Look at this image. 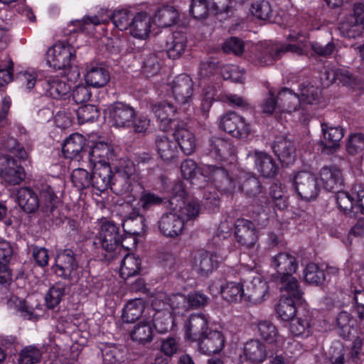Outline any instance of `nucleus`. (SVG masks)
<instances>
[{"label": "nucleus", "instance_id": "f257e3e1", "mask_svg": "<svg viewBox=\"0 0 364 364\" xmlns=\"http://www.w3.org/2000/svg\"><path fill=\"white\" fill-rule=\"evenodd\" d=\"M286 34L287 39L291 42L287 45L264 43L256 48L255 54V63L260 66L272 64L279 59L282 53L291 52L299 55L304 54V48L307 46L308 38L305 31L297 26H291Z\"/></svg>", "mask_w": 364, "mask_h": 364}, {"label": "nucleus", "instance_id": "f03ea898", "mask_svg": "<svg viewBox=\"0 0 364 364\" xmlns=\"http://www.w3.org/2000/svg\"><path fill=\"white\" fill-rule=\"evenodd\" d=\"M240 180L242 183L239 185L237 182V188L244 192L251 200L252 205L256 208L257 213L264 211L270 200L258 179L255 176L243 174Z\"/></svg>", "mask_w": 364, "mask_h": 364}, {"label": "nucleus", "instance_id": "7ed1b4c3", "mask_svg": "<svg viewBox=\"0 0 364 364\" xmlns=\"http://www.w3.org/2000/svg\"><path fill=\"white\" fill-rule=\"evenodd\" d=\"M122 235L119 228L107 220L101 222L100 229L97 235L94 245L100 246L106 252L114 255L121 249Z\"/></svg>", "mask_w": 364, "mask_h": 364}, {"label": "nucleus", "instance_id": "20e7f679", "mask_svg": "<svg viewBox=\"0 0 364 364\" xmlns=\"http://www.w3.org/2000/svg\"><path fill=\"white\" fill-rule=\"evenodd\" d=\"M203 173H205L203 183H209L208 180L211 179L215 188L225 193H232L237 189V180L223 167L205 165Z\"/></svg>", "mask_w": 364, "mask_h": 364}, {"label": "nucleus", "instance_id": "39448f33", "mask_svg": "<svg viewBox=\"0 0 364 364\" xmlns=\"http://www.w3.org/2000/svg\"><path fill=\"white\" fill-rule=\"evenodd\" d=\"M75 58L73 46L65 42H58L47 51V63L55 70L66 69Z\"/></svg>", "mask_w": 364, "mask_h": 364}, {"label": "nucleus", "instance_id": "423d86ee", "mask_svg": "<svg viewBox=\"0 0 364 364\" xmlns=\"http://www.w3.org/2000/svg\"><path fill=\"white\" fill-rule=\"evenodd\" d=\"M78 264L75 255L70 250L58 253L55 258L53 272L56 276L66 280H73L78 277Z\"/></svg>", "mask_w": 364, "mask_h": 364}, {"label": "nucleus", "instance_id": "0eeeda50", "mask_svg": "<svg viewBox=\"0 0 364 364\" xmlns=\"http://www.w3.org/2000/svg\"><path fill=\"white\" fill-rule=\"evenodd\" d=\"M294 186L298 196L306 201L316 199L320 191L316 177L307 171H300L295 175Z\"/></svg>", "mask_w": 364, "mask_h": 364}, {"label": "nucleus", "instance_id": "6e6552de", "mask_svg": "<svg viewBox=\"0 0 364 364\" xmlns=\"http://www.w3.org/2000/svg\"><path fill=\"white\" fill-rule=\"evenodd\" d=\"M0 176L11 185L21 183L26 177L24 168L10 155L0 153Z\"/></svg>", "mask_w": 364, "mask_h": 364}, {"label": "nucleus", "instance_id": "1a4fd4ad", "mask_svg": "<svg viewBox=\"0 0 364 364\" xmlns=\"http://www.w3.org/2000/svg\"><path fill=\"white\" fill-rule=\"evenodd\" d=\"M109 117L116 127L128 128L136 119L135 109L130 105L117 102L108 107Z\"/></svg>", "mask_w": 364, "mask_h": 364}, {"label": "nucleus", "instance_id": "9d476101", "mask_svg": "<svg viewBox=\"0 0 364 364\" xmlns=\"http://www.w3.org/2000/svg\"><path fill=\"white\" fill-rule=\"evenodd\" d=\"M235 237L238 243L250 247L257 242L258 230L251 220L238 218L235 222Z\"/></svg>", "mask_w": 364, "mask_h": 364}, {"label": "nucleus", "instance_id": "9b49d317", "mask_svg": "<svg viewBox=\"0 0 364 364\" xmlns=\"http://www.w3.org/2000/svg\"><path fill=\"white\" fill-rule=\"evenodd\" d=\"M171 93L175 100L181 105L191 102L193 96V82L186 75L176 77L170 85Z\"/></svg>", "mask_w": 364, "mask_h": 364}, {"label": "nucleus", "instance_id": "f8f14e48", "mask_svg": "<svg viewBox=\"0 0 364 364\" xmlns=\"http://www.w3.org/2000/svg\"><path fill=\"white\" fill-rule=\"evenodd\" d=\"M170 210L174 212L178 216L186 223L196 219L199 214L198 204L192 200H181L176 197H171L169 200Z\"/></svg>", "mask_w": 364, "mask_h": 364}, {"label": "nucleus", "instance_id": "ddd939ff", "mask_svg": "<svg viewBox=\"0 0 364 364\" xmlns=\"http://www.w3.org/2000/svg\"><path fill=\"white\" fill-rule=\"evenodd\" d=\"M158 227L160 232L168 237H176L180 235L184 229L185 224L171 210L170 212L161 215L158 221Z\"/></svg>", "mask_w": 364, "mask_h": 364}, {"label": "nucleus", "instance_id": "4468645a", "mask_svg": "<svg viewBox=\"0 0 364 364\" xmlns=\"http://www.w3.org/2000/svg\"><path fill=\"white\" fill-rule=\"evenodd\" d=\"M272 149L275 155L284 165H289L296 159V153L294 142L286 136H277L274 141Z\"/></svg>", "mask_w": 364, "mask_h": 364}, {"label": "nucleus", "instance_id": "2eb2a0df", "mask_svg": "<svg viewBox=\"0 0 364 364\" xmlns=\"http://www.w3.org/2000/svg\"><path fill=\"white\" fill-rule=\"evenodd\" d=\"M200 352L205 355L218 353L225 346V338L218 331L206 332L198 341Z\"/></svg>", "mask_w": 364, "mask_h": 364}, {"label": "nucleus", "instance_id": "dca6fc26", "mask_svg": "<svg viewBox=\"0 0 364 364\" xmlns=\"http://www.w3.org/2000/svg\"><path fill=\"white\" fill-rule=\"evenodd\" d=\"M208 323V318L204 314H191L184 326L185 338L191 341H197L206 333Z\"/></svg>", "mask_w": 364, "mask_h": 364}, {"label": "nucleus", "instance_id": "f3484780", "mask_svg": "<svg viewBox=\"0 0 364 364\" xmlns=\"http://www.w3.org/2000/svg\"><path fill=\"white\" fill-rule=\"evenodd\" d=\"M247 156L255 161V166L257 171L264 177L272 178L278 171V166L272 157L262 151H250Z\"/></svg>", "mask_w": 364, "mask_h": 364}, {"label": "nucleus", "instance_id": "a211bd4d", "mask_svg": "<svg viewBox=\"0 0 364 364\" xmlns=\"http://www.w3.org/2000/svg\"><path fill=\"white\" fill-rule=\"evenodd\" d=\"M151 109L155 116L160 122V128L163 131H168L171 124L174 126L177 123V120L173 117L176 108L171 103L163 101L152 105Z\"/></svg>", "mask_w": 364, "mask_h": 364}, {"label": "nucleus", "instance_id": "6ab92c4d", "mask_svg": "<svg viewBox=\"0 0 364 364\" xmlns=\"http://www.w3.org/2000/svg\"><path fill=\"white\" fill-rule=\"evenodd\" d=\"M319 175L323 188L327 191L336 192L343 188V174L341 169L337 166H324L321 169Z\"/></svg>", "mask_w": 364, "mask_h": 364}, {"label": "nucleus", "instance_id": "aec40b11", "mask_svg": "<svg viewBox=\"0 0 364 364\" xmlns=\"http://www.w3.org/2000/svg\"><path fill=\"white\" fill-rule=\"evenodd\" d=\"M174 127L173 135L177 146L178 145L186 155L193 153L196 147L193 134L186 127V124L183 122H177Z\"/></svg>", "mask_w": 364, "mask_h": 364}, {"label": "nucleus", "instance_id": "412c9836", "mask_svg": "<svg viewBox=\"0 0 364 364\" xmlns=\"http://www.w3.org/2000/svg\"><path fill=\"white\" fill-rule=\"evenodd\" d=\"M293 274H285L277 276L275 282L282 293H286L287 296L299 301L302 299L303 291L301 289L298 280L292 276Z\"/></svg>", "mask_w": 364, "mask_h": 364}, {"label": "nucleus", "instance_id": "4be33fe9", "mask_svg": "<svg viewBox=\"0 0 364 364\" xmlns=\"http://www.w3.org/2000/svg\"><path fill=\"white\" fill-rule=\"evenodd\" d=\"M156 302V300L153 301L152 308H149L147 311L149 314H152L153 325L156 331L159 333H165L171 329L174 323V318L167 311L158 310Z\"/></svg>", "mask_w": 364, "mask_h": 364}, {"label": "nucleus", "instance_id": "5701e85b", "mask_svg": "<svg viewBox=\"0 0 364 364\" xmlns=\"http://www.w3.org/2000/svg\"><path fill=\"white\" fill-rule=\"evenodd\" d=\"M218 264V257L215 253L200 250L195 255L193 267L201 275L213 272Z\"/></svg>", "mask_w": 364, "mask_h": 364}, {"label": "nucleus", "instance_id": "b1692460", "mask_svg": "<svg viewBox=\"0 0 364 364\" xmlns=\"http://www.w3.org/2000/svg\"><path fill=\"white\" fill-rule=\"evenodd\" d=\"M267 356L266 346L258 339L247 341L243 348V358L251 363H261L265 360Z\"/></svg>", "mask_w": 364, "mask_h": 364}, {"label": "nucleus", "instance_id": "393cba45", "mask_svg": "<svg viewBox=\"0 0 364 364\" xmlns=\"http://www.w3.org/2000/svg\"><path fill=\"white\" fill-rule=\"evenodd\" d=\"M112 171L109 166L101 164L95 166V169L91 175V184L93 188L97 191L103 192L109 187L111 188Z\"/></svg>", "mask_w": 364, "mask_h": 364}, {"label": "nucleus", "instance_id": "a878e982", "mask_svg": "<svg viewBox=\"0 0 364 364\" xmlns=\"http://www.w3.org/2000/svg\"><path fill=\"white\" fill-rule=\"evenodd\" d=\"M272 267L277 270V276L294 274L298 269V262L290 253L280 252L272 257Z\"/></svg>", "mask_w": 364, "mask_h": 364}, {"label": "nucleus", "instance_id": "bb28decb", "mask_svg": "<svg viewBox=\"0 0 364 364\" xmlns=\"http://www.w3.org/2000/svg\"><path fill=\"white\" fill-rule=\"evenodd\" d=\"M150 28V17L146 12H139L132 18L128 31L133 37L144 39L149 36Z\"/></svg>", "mask_w": 364, "mask_h": 364}, {"label": "nucleus", "instance_id": "cd10ccee", "mask_svg": "<svg viewBox=\"0 0 364 364\" xmlns=\"http://www.w3.org/2000/svg\"><path fill=\"white\" fill-rule=\"evenodd\" d=\"M129 335L132 341L137 344L145 345L151 343L154 336L151 321H141L134 324Z\"/></svg>", "mask_w": 364, "mask_h": 364}, {"label": "nucleus", "instance_id": "c85d7f7f", "mask_svg": "<svg viewBox=\"0 0 364 364\" xmlns=\"http://www.w3.org/2000/svg\"><path fill=\"white\" fill-rule=\"evenodd\" d=\"M359 24L364 27V3H356L353 5V14L345 18L341 24V29L349 37H353L351 32Z\"/></svg>", "mask_w": 364, "mask_h": 364}, {"label": "nucleus", "instance_id": "c756f323", "mask_svg": "<svg viewBox=\"0 0 364 364\" xmlns=\"http://www.w3.org/2000/svg\"><path fill=\"white\" fill-rule=\"evenodd\" d=\"M16 198L18 205L26 213H34L40 207L38 197L31 188H20L17 191Z\"/></svg>", "mask_w": 364, "mask_h": 364}, {"label": "nucleus", "instance_id": "7c9ffc66", "mask_svg": "<svg viewBox=\"0 0 364 364\" xmlns=\"http://www.w3.org/2000/svg\"><path fill=\"white\" fill-rule=\"evenodd\" d=\"M235 149L230 141L220 137L210 139L209 152L216 160H225L234 154Z\"/></svg>", "mask_w": 364, "mask_h": 364}, {"label": "nucleus", "instance_id": "2f4dec72", "mask_svg": "<svg viewBox=\"0 0 364 364\" xmlns=\"http://www.w3.org/2000/svg\"><path fill=\"white\" fill-rule=\"evenodd\" d=\"M187 38L185 33L176 31L170 35L166 41V52L170 58H179L186 48Z\"/></svg>", "mask_w": 364, "mask_h": 364}, {"label": "nucleus", "instance_id": "473e14b6", "mask_svg": "<svg viewBox=\"0 0 364 364\" xmlns=\"http://www.w3.org/2000/svg\"><path fill=\"white\" fill-rule=\"evenodd\" d=\"M135 181L136 180L134 179L114 175V181L111 185V189L114 193L117 195L125 196V205L127 207L132 202L136 200L132 195L133 184Z\"/></svg>", "mask_w": 364, "mask_h": 364}, {"label": "nucleus", "instance_id": "72a5a7b5", "mask_svg": "<svg viewBox=\"0 0 364 364\" xmlns=\"http://www.w3.org/2000/svg\"><path fill=\"white\" fill-rule=\"evenodd\" d=\"M114 151L111 146L107 143L96 144L88 153V159L95 166L106 164V161L112 159Z\"/></svg>", "mask_w": 364, "mask_h": 364}, {"label": "nucleus", "instance_id": "f704fd0d", "mask_svg": "<svg viewBox=\"0 0 364 364\" xmlns=\"http://www.w3.org/2000/svg\"><path fill=\"white\" fill-rule=\"evenodd\" d=\"M124 228L130 234L141 236L146 232V223L144 216L139 213V209L133 208L128 218L124 220Z\"/></svg>", "mask_w": 364, "mask_h": 364}, {"label": "nucleus", "instance_id": "c9c22d12", "mask_svg": "<svg viewBox=\"0 0 364 364\" xmlns=\"http://www.w3.org/2000/svg\"><path fill=\"white\" fill-rule=\"evenodd\" d=\"M156 146L158 154L164 161H171L177 156V143L165 135L157 136L156 139Z\"/></svg>", "mask_w": 364, "mask_h": 364}, {"label": "nucleus", "instance_id": "e433bc0d", "mask_svg": "<svg viewBox=\"0 0 364 364\" xmlns=\"http://www.w3.org/2000/svg\"><path fill=\"white\" fill-rule=\"evenodd\" d=\"M85 139L82 134L75 133L69 136L63 145V152L65 158L74 159L83 150Z\"/></svg>", "mask_w": 364, "mask_h": 364}, {"label": "nucleus", "instance_id": "4c0bfd02", "mask_svg": "<svg viewBox=\"0 0 364 364\" xmlns=\"http://www.w3.org/2000/svg\"><path fill=\"white\" fill-rule=\"evenodd\" d=\"M86 82L93 87H102L109 81V74L107 69L96 65L89 68L85 76Z\"/></svg>", "mask_w": 364, "mask_h": 364}, {"label": "nucleus", "instance_id": "58836bf2", "mask_svg": "<svg viewBox=\"0 0 364 364\" xmlns=\"http://www.w3.org/2000/svg\"><path fill=\"white\" fill-rule=\"evenodd\" d=\"M141 259L134 254H127L120 266V276L124 279H127L131 277L139 274L141 270Z\"/></svg>", "mask_w": 364, "mask_h": 364}, {"label": "nucleus", "instance_id": "ea45409f", "mask_svg": "<svg viewBox=\"0 0 364 364\" xmlns=\"http://www.w3.org/2000/svg\"><path fill=\"white\" fill-rule=\"evenodd\" d=\"M181 171L184 178L191 179V183L198 186L202 187L200 183L203 181L205 173H203V167L200 172L197 171V165L192 159H186L181 163Z\"/></svg>", "mask_w": 364, "mask_h": 364}, {"label": "nucleus", "instance_id": "a19ab883", "mask_svg": "<svg viewBox=\"0 0 364 364\" xmlns=\"http://www.w3.org/2000/svg\"><path fill=\"white\" fill-rule=\"evenodd\" d=\"M289 331L294 336H309L311 332V317L309 314L299 315L291 321Z\"/></svg>", "mask_w": 364, "mask_h": 364}, {"label": "nucleus", "instance_id": "79ce46f5", "mask_svg": "<svg viewBox=\"0 0 364 364\" xmlns=\"http://www.w3.org/2000/svg\"><path fill=\"white\" fill-rule=\"evenodd\" d=\"M321 129L326 146L331 149H337L343 136V129L339 127H329L326 123L321 124Z\"/></svg>", "mask_w": 364, "mask_h": 364}, {"label": "nucleus", "instance_id": "37998d69", "mask_svg": "<svg viewBox=\"0 0 364 364\" xmlns=\"http://www.w3.org/2000/svg\"><path fill=\"white\" fill-rule=\"evenodd\" d=\"M41 197L44 203V205L42 206V210L48 218H50V215L55 216V214L58 213L55 206L58 202V197L50 186H46L42 188Z\"/></svg>", "mask_w": 364, "mask_h": 364}, {"label": "nucleus", "instance_id": "c03bdc74", "mask_svg": "<svg viewBox=\"0 0 364 364\" xmlns=\"http://www.w3.org/2000/svg\"><path fill=\"white\" fill-rule=\"evenodd\" d=\"M257 330L261 338L269 343L279 341L280 336L276 326L269 320L257 321Z\"/></svg>", "mask_w": 364, "mask_h": 364}, {"label": "nucleus", "instance_id": "a18cd8bd", "mask_svg": "<svg viewBox=\"0 0 364 364\" xmlns=\"http://www.w3.org/2000/svg\"><path fill=\"white\" fill-rule=\"evenodd\" d=\"M144 309V302L142 299H138L129 301L123 310V321L126 323L134 322L140 318Z\"/></svg>", "mask_w": 364, "mask_h": 364}, {"label": "nucleus", "instance_id": "49530a36", "mask_svg": "<svg viewBox=\"0 0 364 364\" xmlns=\"http://www.w3.org/2000/svg\"><path fill=\"white\" fill-rule=\"evenodd\" d=\"M178 17L177 11L172 6H165L156 13L154 22L159 27H168L173 25Z\"/></svg>", "mask_w": 364, "mask_h": 364}, {"label": "nucleus", "instance_id": "de8ad7c7", "mask_svg": "<svg viewBox=\"0 0 364 364\" xmlns=\"http://www.w3.org/2000/svg\"><path fill=\"white\" fill-rule=\"evenodd\" d=\"M278 99L283 109L287 112L296 111L301 103L299 95L292 92L288 88H284L279 92Z\"/></svg>", "mask_w": 364, "mask_h": 364}, {"label": "nucleus", "instance_id": "09e8293b", "mask_svg": "<svg viewBox=\"0 0 364 364\" xmlns=\"http://www.w3.org/2000/svg\"><path fill=\"white\" fill-rule=\"evenodd\" d=\"M336 200L337 205L345 214L353 217L360 213V212L356 211V208H355V203L351 193L341 191V190L336 191Z\"/></svg>", "mask_w": 364, "mask_h": 364}, {"label": "nucleus", "instance_id": "8fccbe9b", "mask_svg": "<svg viewBox=\"0 0 364 364\" xmlns=\"http://www.w3.org/2000/svg\"><path fill=\"white\" fill-rule=\"evenodd\" d=\"M296 301L289 297L280 299L277 306V314L283 321H291L296 312Z\"/></svg>", "mask_w": 364, "mask_h": 364}, {"label": "nucleus", "instance_id": "3c124183", "mask_svg": "<svg viewBox=\"0 0 364 364\" xmlns=\"http://www.w3.org/2000/svg\"><path fill=\"white\" fill-rule=\"evenodd\" d=\"M299 90V96L302 103L314 104L321 96L319 87L307 81L300 85Z\"/></svg>", "mask_w": 364, "mask_h": 364}, {"label": "nucleus", "instance_id": "603ef678", "mask_svg": "<svg viewBox=\"0 0 364 364\" xmlns=\"http://www.w3.org/2000/svg\"><path fill=\"white\" fill-rule=\"evenodd\" d=\"M200 185L202 187L198 188L204 189L201 200L202 204L206 209L214 210L220 205V198L215 188L212 183H203L202 182Z\"/></svg>", "mask_w": 364, "mask_h": 364}, {"label": "nucleus", "instance_id": "864d4df0", "mask_svg": "<svg viewBox=\"0 0 364 364\" xmlns=\"http://www.w3.org/2000/svg\"><path fill=\"white\" fill-rule=\"evenodd\" d=\"M221 294L228 302H237L244 296L243 285L241 283L228 282L221 287Z\"/></svg>", "mask_w": 364, "mask_h": 364}, {"label": "nucleus", "instance_id": "5fc2aeb1", "mask_svg": "<svg viewBox=\"0 0 364 364\" xmlns=\"http://www.w3.org/2000/svg\"><path fill=\"white\" fill-rule=\"evenodd\" d=\"M304 278L309 284L318 286L325 281L324 272L315 263H309L304 271Z\"/></svg>", "mask_w": 364, "mask_h": 364}, {"label": "nucleus", "instance_id": "6e6d98bb", "mask_svg": "<svg viewBox=\"0 0 364 364\" xmlns=\"http://www.w3.org/2000/svg\"><path fill=\"white\" fill-rule=\"evenodd\" d=\"M355 323V321L347 311L340 312L336 317V326L339 329L340 335L344 338L350 336Z\"/></svg>", "mask_w": 364, "mask_h": 364}, {"label": "nucleus", "instance_id": "4d7b16f0", "mask_svg": "<svg viewBox=\"0 0 364 364\" xmlns=\"http://www.w3.org/2000/svg\"><path fill=\"white\" fill-rule=\"evenodd\" d=\"M268 284L260 279H255L252 282L251 292L248 299L254 304H259L264 300L268 292Z\"/></svg>", "mask_w": 364, "mask_h": 364}, {"label": "nucleus", "instance_id": "13d9d810", "mask_svg": "<svg viewBox=\"0 0 364 364\" xmlns=\"http://www.w3.org/2000/svg\"><path fill=\"white\" fill-rule=\"evenodd\" d=\"M42 350L34 346L24 347L19 353V364H36L42 358Z\"/></svg>", "mask_w": 364, "mask_h": 364}, {"label": "nucleus", "instance_id": "bf43d9fd", "mask_svg": "<svg viewBox=\"0 0 364 364\" xmlns=\"http://www.w3.org/2000/svg\"><path fill=\"white\" fill-rule=\"evenodd\" d=\"M168 305L173 316H183L189 310L187 297L181 294H173L168 299Z\"/></svg>", "mask_w": 364, "mask_h": 364}, {"label": "nucleus", "instance_id": "052dcab7", "mask_svg": "<svg viewBox=\"0 0 364 364\" xmlns=\"http://www.w3.org/2000/svg\"><path fill=\"white\" fill-rule=\"evenodd\" d=\"M70 90V87L65 81L58 78H51L48 80L47 92L55 99H60L66 95Z\"/></svg>", "mask_w": 364, "mask_h": 364}, {"label": "nucleus", "instance_id": "680f3d73", "mask_svg": "<svg viewBox=\"0 0 364 364\" xmlns=\"http://www.w3.org/2000/svg\"><path fill=\"white\" fill-rule=\"evenodd\" d=\"M141 69L146 77L153 76L159 71L160 64L156 54L149 53L143 55Z\"/></svg>", "mask_w": 364, "mask_h": 364}, {"label": "nucleus", "instance_id": "e2e57ef3", "mask_svg": "<svg viewBox=\"0 0 364 364\" xmlns=\"http://www.w3.org/2000/svg\"><path fill=\"white\" fill-rule=\"evenodd\" d=\"M65 287L61 283H56L48 291L46 302L49 309H53L60 302L65 294Z\"/></svg>", "mask_w": 364, "mask_h": 364}, {"label": "nucleus", "instance_id": "0e129e2a", "mask_svg": "<svg viewBox=\"0 0 364 364\" xmlns=\"http://www.w3.org/2000/svg\"><path fill=\"white\" fill-rule=\"evenodd\" d=\"M132 14L127 10H119L114 11L110 17L115 27L120 31H128L131 24Z\"/></svg>", "mask_w": 364, "mask_h": 364}, {"label": "nucleus", "instance_id": "69168bd1", "mask_svg": "<svg viewBox=\"0 0 364 364\" xmlns=\"http://www.w3.org/2000/svg\"><path fill=\"white\" fill-rule=\"evenodd\" d=\"M108 20L98 16H85L81 20L76 21L75 26L81 31L91 33L96 26L108 23Z\"/></svg>", "mask_w": 364, "mask_h": 364}, {"label": "nucleus", "instance_id": "338daca9", "mask_svg": "<svg viewBox=\"0 0 364 364\" xmlns=\"http://www.w3.org/2000/svg\"><path fill=\"white\" fill-rule=\"evenodd\" d=\"M71 180L75 187L79 190H82L90 186L91 175L87 170L78 168L73 171Z\"/></svg>", "mask_w": 364, "mask_h": 364}, {"label": "nucleus", "instance_id": "774afa93", "mask_svg": "<svg viewBox=\"0 0 364 364\" xmlns=\"http://www.w3.org/2000/svg\"><path fill=\"white\" fill-rule=\"evenodd\" d=\"M272 12V9L269 1L265 0L255 1L251 6V13L259 19H268Z\"/></svg>", "mask_w": 364, "mask_h": 364}]
</instances>
